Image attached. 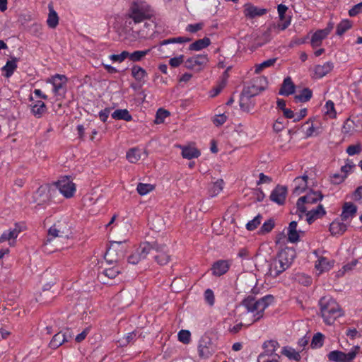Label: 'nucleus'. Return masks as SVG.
I'll list each match as a JSON object with an SVG mask.
<instances>
[{"mask_svg":"<svg viewBox=\"0 0 362 362\" xmlns=\"http://www.w3.org/2000/svg\"><path fill=\"white\" fill-rule=\"evenodd\" d=\"M273 297L270 295L265 296L261 298L256 299L253 297L245 298L242 306L244 311L241 314L242 320L247 325L258 321L263 315L265 309L272 303Z\"/></svg>","mask_w":362,"mask_h":362,"instance_id":"1","label":"nucleus"},{"mask_svg":"<svg viewBox=\"0 0 362 362\" xmlns=\"http://www.w3.org/2000/svg\"><path fill=\"white\" fill-rule=\"evenodd\" d=\"M296 257V251L291 247L282 249L270 263L269 274L276 278L291 265Z\"/></svg>","mask_w":362,"mask_h":362,"instance_id":"2","label":"nucleus"},{"mask_svg":"<svg viewBox=\"0 0 362 362\" xmlns=\"http://www.w3.org/2000/svg\"><path fill=\"white\" fill-rule=\"evenodd\" d=\"M153 15V9L145 0H133L128 11V17L136 24L151 19Z\"/></svg>","mask_w":362,"mask_h":362,"instance_id":"3","label":"nucleus"},{"mask_svg":"<svg viewBox=\"0 0 362 362\" xmlns=\"http://www.w3.org/2000/svg\"><path fill=\"white\" fill-rule=\"evenodd\" d=\"M320 305L322 317L327 325H332L337 318L343 314L339 304L332 298H322L320 300Z\"/></svg>","mask_w":362,"mask_h":362,"instance_id":"4","label":"nucleus"},{"mask_svg":"<svg viewBox=\"0 0 362 362\" xmlns=\"http://www.w3.org/2000/svg\"><path fill=\"white\" fill-rule=\"evenodd\" d=\"M361 350L359 346H354L348 353L334 350L327 354V358L331 362H352Z\"/></svg>","mask_w":362,"mask_h":362,"instance_id":"5","label":"nucleus"},{"mask_svg":"<svg viewBox=\"0 0 362 362\" xmlns=\"http://www.w3.org/2000/svg\"><path fill=\"white\" fill-rule=\"evenodd\" d=\"M47 83L52 85V93L57 100L64 98L67 83V78L65 75L55 74L47 78Z\"/></svg>","mask_w":362,"mask_h":362,"instance_id":"6","label":"nucleus"},{"mask_svg":"<svg viewBox=\"0 0 362 362\" xmlns=\"http://www.w3.org/2000/svg\"><path fill=\"white\" fill-rule=\"evenodd\" d=\"M323 196L320 192H310L305 196L300 197L296 203L297 209L300 213H305L312 204H316L322 199Z\"/></svg>","mask_w":362,"mask_h":362,"instance_id":"7","label":"nucleus"},{"mask_svg":"<svg viewBox=\"0 0 362 362\" xmlns=\"http://www.w3.org/2000/svg\"><path fill=\"white\" fill-rule=\"evenodd\" d=\"M57 188L60 193L66 199L74 197L76 187V185L69 177H62L55 182Z\"/></svg>","mask_w":362,"mask_h":362,"instance_id":"8","label":"nucleus"},{"mask_svg":"<svg viewBox=\"0 0 362 362\" xmlns=\"http://www.w3.org/2000/svg\"><path fill=\"white\" fill-rule=\"evenodd\" d=\"M208 62L209 58L206 54H197L188 58L185 62V66L188 69L200 71L204 69Z\"/></svg>","mask_w":362,"mask_h":362,"instance_id":"9","label":"nucleus"},{"mask_svg":"<svg viewBox=\"0 0 362 362\" xmlns=\"http://www.w3.org/2000/svg\"><path fill=\"white\" fill-rule=\"evenodd\" d=\"M215 352L214 346L208 336L201 338L198 344V353L200 358H209Z\"/></svg>","mask_w":362,"mask_h":362,"instance_id":"10","label":"nucleus"},{"mask_svg":"<svg viewBox=\"0 0 362 362\" xmlns=\"http://www.w3.org/2000/svg\"><path fill=\"white\" fill-rule=\"evenodd\" d=\"M152 256L160 265H165L168 264L170 259V256L168 254L167 246L157 243H154V249Z\"/></svg>","mask_w":362,"mask_h":362,"instance_id":"11","label":"nucleus"},{"mask_svg":"<svg viewBox=\"0 0 362 362\" xmlns=\"http://www.w3.org/2000/svg\"><path fill=\"white\" fill-rule=\"evenodd\" d=\"M33 202L42 205L50 199V187L49 185H42L33 194Z\"/></svg>","mask_w":362,"mask_h":362,"instance_id":"12","label":"nucleus"},{"mask_svg":"<svg viewBox=\"0 0 362 362\" xmlns=\"http://www.w3.org/2000/svg\"><path fill=\"white\" fill-rule=\"evenodd\" d=\"M121 246V243L115 242L111 244L110 247L106 252L105 259L107 262H115L119 258L122 257L124 254V250L119 249Z\"/></svg>","mask_w":362,"mask_h":362,"instance_id":"13","label":"nucleus"},{"mask_svg":"<svg viewBox=\"0 0 362 362\" xmlns=\"http://www.w3.org/2000/svg\"><path fill=\"white\" fill-rule=\"evenodd\" d=\"M341 209V214L340 215L341 221L350 223L356 215L358 210L357 206L354 203L348 202L344 203Z\"/></svg>","mask_w":362,"mask_h":362,"instance_id":"14","label":"nucleus"},{"mask_svg":"<svg viewBox=\"0 0 362 362\" xmlns=\"http://www.w3.org/2000/svg\"><path fill=\"white\" fill-rule=\"evenodd\" d=\"M69 228L64 223L60 221L54 223L48 230V240L50 241L52 238L57 237H66L68 235Z\"/></svg>","mask_w":362,"mask_h":362,"instance_id":"15","label":"nucleus"},{"mask_svg":"<svg viewBox=\"0 0 362 362\" xmlns=\"http://www.w3.org/2000/svg\"><path fill=\"white\" fill-rule=\"evenodd\" d=\"M71 337L72 336L69 330L65 332H59L53 336L49 344V346L52 349H56L64 343L69 341Z\"/></svg>","mask_w":362,"mask_h":362,"instance_id":"16","label":"nucleus"},{"mask_svg":"<svg viewBox=\"0 0 362 362\" xmlns=\"http://www.w3.org/2000/svg\"><path fill=\"white\" fill-rule=\"evenodd\" d=\"M267 10L254 6L251 3H247L243 6V13L247 18H255L266 14Z\"/></svg>","mask_w":362,"mask_h":362,"instance_id":"17","label":"nucleus"},{"mask_svg":"<svg viewBox=\"0 0 362 362\" xmlns=\"http://www.w3.org/2000/svg\"><path fill=\"white\" fill-rule=\"evenodd\" d=\"M287 194V188L283 185H277L271 192L270 199L279 205L284 204Z\"/></svg>","mask_w":362,"mask_h":362,"instance_id":"18","label":"nucleus"},{"mask_svg":"<svg viewBox=\"0 0 362 362\" xmlns=\"http://www.w3.org/2000/svg\"><path fill=\"white\" fill-rule=\"evenodd\" d=\"M120 272L121 269L118 266H114L112 267L104 269L102 272H99L98 277L103 284H107L106 279H113Z\"/></svg>","mask_w":362,"mask_h":362,"instance_id":"19","label":"nucleus"},{"mask_svg":"<svg viewBox=\"0 0 362 362\" xmlns=\"http://www.w3.org/2000/svg\"><path fill=\"white\" fill-rule=\"evenodd\" d=\"M306 221L308 223H312L317 218L322 217L326 211L322 205L319 204L315 209H309L305 212Z\"/></svg>","mask_w":362,"mask_h":362,"instance_id":"20","label":"nucleus"},{"mask_svg":"<svg viewBox=\"0 0 362 362\" xmlns=\"http://www.w3.org/2000/svg\"><path fill=\"white\" fill-rule=\"evenodd\" d=\"M332 30V28H326L322 30H318L312 36L311 45L313 47H317L321 45L322 42L325 39Z\"/></svg>","mask_w":362,"mask_h":362,"instance_id":"21","label":"nucleus"},{"mask_svg":"<svg viewBox=\"0 0 362 362\" xmlns=\"http://www.w3.org/2000/svg\"><path fill=\"white\" fill-rule=\"evenodd\" d=\"M230 268V264L226 260H218L214 263L211 271L213 275L220 276L226 274Z\"/></svg>","mask_w":362,"mask_h":362,"instance_id":"22","label":"nucleus"},{"mask_svg":"<svg viewBox=\"0 0 362 362\" xmlns=\"http://www.w3.org/2000/svg\"><path fill=\"white\" fill-rule=\"evenodd\" d=\"M31 113L36 118H41L43 115L47 112V106L42 100H35L30 105Z\"/></svg>","mask_w":362,"mask_h":362,"instance_id":"23","label":"nucleus"},{"mask_svg":"<svg viewBox=\"0 0 362 362\" xmlns=\"http://www.w3.org/2000/svg\"><path fill=\"white\" fill-rule=\"evenodd\" d=\"M178 147L182 150V156L184 158L190 160L192 158H198L201 153L200 151L193 146H178Z\"/></svg>","mask_w":362,"mask_h":362,"instance_id":"24","label":"nucleus"},{"mask_svg":"<svg viewBox=\"0 0 362 362\" xmlns=\"http://www.w3.org/2000/svg\"><path fill=\"white\" fill-rule=\"evenodd\" d=\"M334 68V64L331 62H327L323 64L316 65L314 68L315 76L317 78H322L329 73Z\"/></svg>","mask_w":362,"mask_h":362,"instance_id":"25","label":"nucleus"},{"mask_svg":"<svg viewBox=\"0 0 362 362\" xmlns=\"http://www.w3.org/2000/svg\"><path fill=\"white\" fill-rule=\"evenodd\" d=\"M334 262L328 259L326 257H320L315 263V268L319 272V274L327 272L333 267Z\"/></svg>","mask_w":362,"mask_h":362,"instance_id":"26","label":"nucleus"},{"mask_svg":"<svg viewBox=\"0 0 362 362\" xmlns=\"http://www.w3.org/2000/svg\"><path fill=\"white\" fill-rule=\"evenodd\" d=\"M295 92V85L293 84L291 78L287 77L284 80L282 86L279 90V94L281 95H290Z\"/></svg>","mask_w":362,"mask_h":362,"instance_id":"27","label":"nucleus"},{"mask_svg":"<svg viewBox=\"0 0 362 362\" xmlns=\"http://www.w3.org/2000/svg\"><path fill=\"white\" fill-rule=\"evenodd\" d=\"M348 228V225L339 221H334L330 223L329 231L332 235H342Z\"/></svg>","mask_w":362,"mask_h":362,"instance_id":"28","label":"nucleus"},{"mask_svg":"<svg viewBox=\"0 0 362 362\" xmlns=\"http://www.w3.org/2000/svg\"><path fill=\"white\" fill-rule=\"evenodd\" d=\"M21 232L18 226H16L13 228L5 230L0 236V243L5 241L14 240Z\"/></svg>","mask_w":362,"mask_h":362,"instance_id":"29","label":"nucleus"},{"mask_svg":"<svg viewBox=\"0 0 362 362\" xmlns=\"http://www.w3.org/2000/svg\"><path fill=\"white\" fill-rule=\"evenodd\" d=\"M308 176L303 175L298 177L293 180L294 189L293 193L299 194L302 193L307 187Z\"/></svg>","mask_w":362,"mask_h":362,"instance_id":"30","label":"nucleus"},{"mask_svg":"<svg viewBox=\"0 0 362 362\" xmlns=\"http://www.w3.org/2000/svg\"><path fill=\"white\" fill-rule=\"evenodd\" d=\"M18 60L16 58H12L7 61L6 64L2 67L3 75L6 77H11L17 69Z\"/></svg>","mask_w":362,"mask_h":362,"instance_id":"31","label":"nucleus"},{"mask_svg":"<svg viewBox=\"0 0 362 362\" xmlns=\"http://www.w3.org/2000/svg\"><path fill=\"white\" fill-rule=\"evenodd\" d=\"M288 240L290 243H296L299 240V234L297 230V222L291 221L287 228Z\"/></svg>","mask_w":362,"mask_h":362,"instance_id":"32","label":"nucleus"},{"mask_svg":"<svg viewBox=\"0 0 362 362\" xmlns=\"http://www.w3.org/2000/svg\"><path fill=\"white\" fill-rule=\"evenodd\" d=\"M154 249V243L153 245L148 243H142L139 248L136 250L137 255L143 259H145L148 254L153 255Z\"/></svg>","mask_w":362,"mask_h":362,"instance_id":"33","label":"nucleus"},{"mask_svg":"<svg viewBox=\"0 0 362 362\" xmlns=\"http://www.w3.org/2000/svg\"><path fill=\"white\" fill-rule=\"evenodd\" d=\"M111 116L115 119H122L127 122L132 120V116L127 109H117L112 113Z\"/></svg>","mask_w":362,"mask_h":362,"instance_id":"34","label":"nucleus"},{"mask_svg":"<svg viewBox=\"0 0 362 362\" xmlns=\"http://www.w3.org/2000/svg\"><path fill=\"white\" fill-rule=\"evenodd\" d=\"M59 23V17L57 12L51 5H49V14L47 19V24L50 28H55Z\"/></svg>","mask_w":362,"mask_h":362,"instance_id":"35","label":"nucleus"},{"mask_svg":"<svg viewBox=\"0 0 362 362\" xmlns=\"http://www.w3.org/2000/svg\"><path fill=\"white\" fill-rule=\"evenodd\" d=\"M281 354L290 360L299 361L301 358L300 353L291 346H284L281 350Z\"/></svg>","mask_w":362,"mask_h":362,"instance_id":"36","label":"nucleus"},{"mask_svg":"<svg viewBox=\"0 0 362 362\" xmlns=\"http://www.w3.org/2000/svg\"><path fill=\"white\" fill-rule=\"evenodd\" d=\"M132 75L136 81L142 82L147 76V73L142 67L134 65L132 68Z\"/></svg>","mask_w":362,"mask_h":362,"instance_id":"37","label":"nucleus"},{"mask_svg":"<svg viewBox=\"0 0 362 362\" xmlns=\"http://www.w3.org/2000/svg\"><path fill=\"white\" fill-rule=\"evenodd\" d=\"M211 43V40L209 37H204L198 40L189 45L190 50L199 51L202 49L207 47Z\"/></svg>","mask_w":362,"mask_h":362,"instance_id":"38","label":"nucleus"},{"mask_svg":"<svg viewBox=\"0 0 362 362\" xmlns=\"http://www.w3.org/2000/svg\"><path fill=\"white\" fill-rule=\"evenodd\" d=\"M352 27V22L349 20L345 19L341 21L337 26L336 34L337 35H342L347 30Z\"/></svg>","mask_w":362,"mask_h":362,"instance_id":"39","label":"nucleus"},{"mask_svg":"<svg viewBox=\"0 0 362 362\" xmlns=\"http://www.w3.org/2000/svg\"><path fill=\"white\" fill-rule=\"evenodd\" d=\"M127 159L132 163H136L141 159V151L133 148L129 149L126 154Z\"/></svg>","mask_w":362,"mask_h":362,"instance_id":"40","label":"nucleus"},{"mask_svg":"<svg viewBox=\"0 0 362 362\" xmlns=\"http://www.w3.org/2000/svg\"><path fill=\"white\" fill-rule=\"evenodd\" d=\"M276 61V59L273 58V59H267L260 64H255L254 66L255 67V73L257 74H260L264 69H267V68L274 66Z\"/></svg>","mask_w":362,"mask_h":362,"instance_id":"41","label":"nucleus"},{"mask_svg":"<svg viewBox=\"0 0 362 362\" xmlns=\"http://www.w3.org/2000/svg\"><path fill=\"white\" fill-rule=\"evenodd\" d=\"M279 347V344L275 340H268L263 344V349L267 355L272 354Z\"/></svg>","mask_w":362,"mask_h":362,"instance_id":"42","label":"nucleus"},{"mask_svg":"<svg viewBox=\"0 0 362 362\" xmlns=\"http://www.w3.org/2000/svg\"><path fill=\"white\" fill-rule=\"evenodd\" d=\"M150 52V49L146 50H137L132 53L129 52L128 58L129 60L136 62L141 61L145 56H146Z\"/></svg>","mask_w":362,"mask_h":362,"instance_id":"43","label":"nucleus"},{"mask_svg":"<svg viewBox=\"0 0 362 362\" xmlns=\"http://www.w3.org/2000/svg\"><path fill=\"white\" fill-rule=\"evenodd\" d=\"M313 93L309 88H304L302 91L295 96L296 102H307L312 98Z\"/></svg>","mask_w":362,"mask_h":362,"instance_id":"44","label":"nucleus"},{"mask_svg":"<svg viewBox=\"0 0 362 362\" xmlns=\"http://www.w3.org/2000/svg\"><path fill=\"white\" fill-rule=\"evenodd\" d=\"M154 188V186L151 184L139 183L136 191L141 196H144L152 192Z\"/></svg>","mask_w":362,"mask_h":362,"instance_id":"45","label":"nucleus"},{"mask_svg":"<svg viewBox=\"0 0 362 362\" xmlns=\"http://www.w3.org/2000/svg\"><path fill=\"white\" fill-rule=\"evenodd\" d=\"M325 114L329 118H334L337 112L334 108V104L332 100L327 101L323 107Z\"/></svg>","mask_w":362,"mask_h":362,"instance_id":"46","label":"nucleus"},{"mask_svg":"<svg viewBox=\"0 0 362 362\" xmlns=\"http://www.w3.org/2000/svg\"><path fill=\"white\" fill-rule=\"evenodd\" d=\"M313 122V120L310 119L303 125L304 127L308 125L305 132V134L308 137L312 136L313 135H317L319 134L318 128L315 127Z\"/></svg>","mask_w":362,"mask_h":362,"instance_id":"47","label":"nucleus"},{"mask_svg":"<svg viewBox=\"0 0 362 362\" xmlns=\"http://www.w3.org/2000/svg\"><path fill=\"white\" fill-rule=\"evenodd\" d=\"M262 216L260 214L257 215L252 220L246 224V228L250 230H254L261 223Z\"/></svg>","mask_w":362,"mask_h":362,"instance_id":"48","label":"nucleus"},{"mask_svg":"<svg viewBox=\"0 0 362 362\" xmlns=\"http://www.w3.org/2000/svg\"><path fill=\"white\" fill-rule=\"evenodd\" d=\"M223 188V180H218L215 182L210 189L211 194L212 197L218 194Z\"/></svg>","mask_w":362,"mask_h":362,"instance_id":"49","label":"nucleus"},{"mask_svg":"<svg viewBox=\"0 0 362 362\" xmlns=\"http://www.w3.org/2000/svg\"><path fill=\"white\" fill-rule=\"evenodd\" d=\"M170 113L168 111L163 110L162 108H160L158 110L156 115V119L155 123L156 124H162L164 122V120L166 117L169 116Z\"/></svg>","mask_w":362,"mask_h":362,"instance_id":"50","label":"nucleus"},{"mask_svg":"<svg viewBox=\"0 0 362 362\" xmlns=\"http://www.w3.org/2000/svg\"><path fill=\"white\" fill-rule=\"evenodd\" d=\"M178 340L184 344H189L190 341L191 334L190 332L185 329H182L177 334Z\"/></svg>","mask_w":362,"mask_h":362,"instance_id":"51","label":"nucleus"},{"mask_svg":"<svg viewBox=\"0 0 362 362\" xmlns=\"http://www.w3.org/2000/svg\"><path fill=\"white\" fill-rule=\"evenodd\" d=\"M362 151V146L360 144H356L354 145H350L347 147L346 152L349 156H354L358 154Z\"/></svg>","mask_w":362,"mask_h":362,"instance_id":"52","label":"nucleus"},{"mask_svg":"<svg viewBox=\"0 0 362 362\" xmlns=\"http://www.w3.org/2000/svg\"><path fill=\"white\" fill-rule=\"evenodd\" d=\"M129 52L123 51L119 54H112L110 55L109 58L112 62H117L121 63L124 62L127 58H128Z\"/></svg>","mask_w":362,"mask_h":362,"instance_id":"53","label":"nucleus"},{"mask_svg":"<svg viewBox=\"0 0 362 362\" xmlns=\"http://www.w3.org/2000/svg\"><path fill=\"white\" fill-rule=\"evenodd\" d=\"M322 344L323 335L321 333H317L315 334L311 341V346L313 348H317L322 346Z\"/></svg>","mask_w":362,"mask_h":362,"instance_id":"54","label":"nucleus"},{"mask_svg":"<svg viewBox=\"0 0 362 362\" xmlns=\"http://www.w3.org/2000/svg\"><path fill=\"white\" fill-rule=\"evenodd\" d=\"M274 221L272 219H269L263 223V225L262 226V227L260 228V233L262 234L269 233L274 228Z\"/></svg>","mask_w":362,"mask_h":362,"instance_id":"55","label":"nucleus"},{"mask_svg":"<svg viewBox=\"0 0 362 362\" xmlns=\"http://www.w3.org/2000/svg\"><path fill=\"white\" fill-rule=\"evenodd\" d=\"M204 299L206 301V303L212 306L214 304L215 298L214 292L211 289H206L204 292Z\"/></svg>","mask_w":362,"mask_h":362,"instance_id":"56","label":"nucleus"},{"mask_svg":"<svg viewBox=\"0 0 362 362\" xmlns=\"http://www.w3.org/2000/svg\"><path fill=\"white\" fill-rule=\"evenodd\" d=\"M204 26V23L203 22L197 23L195 24H189L186 30L194 33L199 30H201Z\"/></svg>","mask_w":362,"mask_h":362,"instance_id":"57","label":"nucleus"},{"mask_svg":"<svg viewBox=\"0 0 362 362\" xmlns=\"http://www.w3.org/2000/svg\"><path fill=\"white\" fill-rule=\"evenodd\" d=\"M185 61H184V56L183 55H179L178 57H175L173 58H171L169 61V64L172 67H177L179 66L182 63H185Z\"/></svg>","mask_w":362,"mask_h":362,"instance_id":"58","label":"nucleus"},{"mask_svg":"<svg viewBox=\"0 0 362 362\" xmlns=\"http://www.w3.org/2000/svg\"><path fill=\"white\" fill-rule=\"evenodd\" d=\"M227 119L226 115L224 114L216 115L213 119V122L216 126H221L223 124Z\"/></svg>","mask_w":362,"mask_h":362,"instance_id":"59","label":"nucleus"},{"mask_svg":"<svg viewBox=\"0 0 362 362\" xmlns=\"http://www.w3.org/2000/svg\"><path fill=\"white\" fill-rule=\"evenodd\" d=\"M362 13V2L355 5L349 11V15L351 17Z\"/></svg>","mask_w":362,"mask_h":362,"instance_id":"60","label":"nucleus"},{"mask_svg":"<svg viewBox=\"0 0 362 362\" xmlns=\"http://www.w3.org/2000/svg\"><path fill=\"white\" fill-rule=\"evenodd\" d=\"M346 177V175L345 174L340 175L336 173L331 177V182L334 185H338L341 183L345 180Z\"/></svg>","mask_w":362,"mask_h":362,"instance_id":"61","label":"nucleus"},{"mask_svg":"<svg viewBox=\"0 0 362 362\" xmlns=\"http://www.w3.org/2000/svg\"><path fill=\"white\" fill-rule=\"evenodd\" d=\"M287 10H288V7L286 5L282 4L278 5L277 11H278L279 17L281 21L285 20V14H286V12L287 11Z\"/></svg>","mask_w":362,"mask_h":362,"instance_id":"62","label":"nucleus"},{"mask_svg":"<svg viewBox=\"0 0 362 362\" xmlns=\"http://www.w3.org/2000/svg\"><path fill=\"white\" fill-rule=\"evenodd\" d=\"M355 167V165L353 162L350 160H347L346 163L341 168V172L345 174L346 176L351 171V170Z\"/></svg>","mask_w":362,"mask_h":362,"instance_id":"63","label":"nucleus"},{"mask_svg":"<svg viewBox=\"0 0 362 362\" xmlns=\"http://www.w3.org/2000/svg\"><path fill=\"white\" fill-rule=\"evenodd\" d=\"M353 199L355 201L362 203V186L358 187L353 194Z\"/></svg>","mask_w":362,"mask_h":362,"instance_id":"64","label":"nucleus"}]
</instances>
